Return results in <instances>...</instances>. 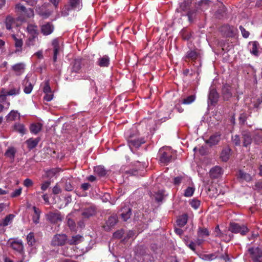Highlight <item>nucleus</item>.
Instances as JSON below:
<instances>
[{"label": "nucleus", "instance_id": "f257e3e1", "mask_svg": "<svg viewBox=\"0 0 262 262\" xmlns=\"http://www.w3.org/2000/svg\"><path fill=\"white\" fill-rule=\"evenodd\" d=\"M15 12L18 16V19L21 21H25L26 18L33 17L34 15L33 9L27 8L20 3L15 5Z\"/></svg>", "mask_w": 262, "mask_h": 262}, {"label": "nucleus", "instance_id": "f03ea898", "mask_svg": "<svg viewBox=\"0 0 262 262\" xmlns=\"http://www.w3.org/2000/svg\"><path fill=\"white\" fill-rule=\"evenodd\" d=\"M125 135L128 137V144L132 151H133L134 148H138L141 144L145 142L144 138H139L138 137V133L134 135L127 131L125 133Z\"/></svg>", "mask_w": 262, "mask_h": 262}, {"label": "nucleus", "instance_id": "7ed1b4c3", "mask_svg": "<svg viewBox=\"0 0 262 262\" xmlns=\"http://www.w3.org/2000/svg\"><path fill=\"white\" fill-rule=\"evenodd\" d=\"M159 159L161 163L167 164L174 159V151L169 147H164L159 151Z\"/></svg>", "mask_w": 262, "mask_h": 262}, {"label": "nucleus", "instance_id": "20e7f679", "mask_svg": "<svg viewBox=\"0 0 262 262\" xmlns=\"http://www.w3.org/2000/svg\"><path fill=\"white\" fill-rule=\"evenodd\" d=\"M254 262H262V250L258 247L248 248V253Z\"/></svg>", "mask_w": 262, "mask_h": 262}, {"label": "nucleus", "instance_id": "39448f33", "mask_svg": "<svg viewBox=\"0 0 262 262\" xmlns=\"http://www.w3.org/2000/svg\"><path fill=\"white\" fill-rule=\"evenodd\" d=\"M229 230L233 233H240L245 235L248 231L247 227L244 225H240L237 223H232L230 225Z\"/></svg>", "mask_w": 262, "mask_h": 262}, {"label": "nucleus", "instance_id": "423d86ee", "mask_svg": "<svg viewBox=\"0 0 262 262\" xmlns=\"http://www.w3.org/2000/svg\"><path fill=\"white\" fill-rule=\"evenodd\" d=\"M173 183L175 185H191L192 181L190 177L185 174H183L177 176L174 178Z\"/></svg>", "mask_w": 262, "mask_h": 262}, {"label": "nucleus", "instance_id": "0eeeda50", "mask_svg": "<svg viewBox=\"0 0 262 262\" xmlns=\"http://www.w3.org/2000/svg\"><path fill=\"white\" fill-rule=\"evenodd\" d=\"M67 236L65 234H56L52 240L51 244L54 246L63 245L67 241Z\"/></svg>", "mask_w": 262, "mask_h": 262}, {"label": "nucleus", "instance_id": "6e6552de", "mask_svg": "<svg viewBox=\"0 0 262 262\" xmlns=\"http://www.w3.org/2000/svg\"><path fill=\"white\" fill-rule=\"evenodd\" d=\"M47 219L51 223L56 224L62 221V217L58 211L50 212L46 215Z\"/></svg>", "mask_w": 262, "mask_h": 262}, {"label": "nucleus", "instance_id": "1a4fd4ad", "mask_svg": "<svg viewBox=\"0 0 262 262\" xmlns=\"http://www.w3.org/2000/svg\"><path fill=\"white\" fill-rule=\"evenodd\" d=\"M110 63V59L107 55L100 56L96 61V64L102 68L108 67Z\"/></svg>", "mask_w": 262, "mask_h": 262}, {"label": "nucleus", "instance_id": "9d476101", "mask_svg": "<svg viewBox=\"0 0 262 262\" xmlns=\"http://www.w3.org/2000/svg\"><path fill=\"white\" fill-rule=\"evenodd\" d=\"M54 30V27L52 24L47 23L41 26V32L44 35L51 34Z\"/></svg>", "mask_w": 262, "mask_h": 262}, {"label": "nucleus", "instance_id": "9b49d317", "mask_svg": "<svg viewBox=\"0 0 262 262\" xmlns=\"http://www.w3.org/2000/svg\"><path fill=\"white\" fill-rule=\"evenodd\" d=\"M36 11L37 13L41 16L43 18H47L50 16L52 11L47 9L43 6L36 7Z\"/></svg>", "mask_w": 262, "mask_h": 262}, {"label": "nucleus", "instance_id": "f8f14e48", "mask_svg": "<svg viewBox=\"0 0 262 262\" xmlns=\"http://www.w3.org/2000/svg\"><path fill=\"white\" fill-rule=\"evenodd\" d=\"M26 45L30 47H35L38 48L39 46L38 35L29 36L28 39L26 41Z\"/></svg>", "mask_w": 262, "mask_h": 262}, {"label": "nucleus", "instance_id": "ddd939ff", "mask_svg": "<svg viewBox=\"0 0 262 262\" xmlns=\"http://www.w3.org/2000/svg\"><path fill=\"white\" fill-rule=\"evenodd\" d=\"M118 219L116 215H113L109 217L106 222V225L104 226L105 230H109L117 223Z\"/></svg>", "mask_w": 262, "mask_h": 262}, {"label": "nucleus", "instance_id": "4468645a", "mask_svg": "<svg viewBox=\"0 0 262 262\" xmlns=\"http://www.w3.org/2000/svg\"><path fill=\"white\" fill-rule=\"evenodd\" d=\"M259 43L257 41H251L249 43L248 49L250 52L253 55L257 56L259 55Z\"/></svg>", "mask_w": 262, "mask_h": 262}, {"label": "nucleus", "instance_id": "2eb2a0df", "mask_svg": "<svg viewBox=\"0 0 262 262\" xmlns=\"http://www.w3.org/2000/svg\"><path fill=\"white\" fill-rule=\"evenodd\" d=\"M16 153V149L13 147H9L5 153V156L8 158L11 163L14 161L15 154Z\"/></svg>", "mask_w": 262, "mask_h": 262}, {"label": "nucleus", "instance_id": "dca6fc26", "mask_svg": "<svg viewBox=\"0 0 262 262\" xmlns=\"http://www.w3.org/2000/svg\"><path fill=\"white\" fill-rule=\"evenodd\" d=\"M96 213V208L93 206H90L89 207L85 208L83 209L82 212V215L86 218H89L90 216L94 215Z\"/></svg>", "mask_w": 262, "mask_h": 262}, {"label": "nucleus", "instance_id": "f3484780", "mask_svg": "<svg viewBox=\"0 0 262 262\" xmlns=\"http://www.w3.org/2000/svg\"><path fill=\"white\" fill-rule=\"evenodd\" d=\"M221 32L227 36H232L235 34V29L233 27L228 25L223 26L221 29Z\"/></svg>", "mask_w": 262, "mask_h": 262}, {"label": "nucleus", "instance_id": "a211bd4d", "mask_svg": "<svg viewBox=\"0 0 262 262\" xmlns=\"http://www.w3.org/2000/svg\"><path fill=\"white\" fill-rule=\"evenodd\" d=\"M222 173V169L219 166H215L210 170V175L212 178H217L220 177Z\"/></svg>", "mask_w": 262, "mask_h": 262}, {"label": "nucleus", "instance_id": "6ab92c4d", "mask_svg": "<svg viewBox=\"0 0 262 262\" xmlns=\"http://www.w3.org/2000/svg\"><path fill=\"white\" fill-rule=\"evenodd\" d=\"M220 139V135L215 134L210 136L209 139L206 140V143L211 146L217 144Z\"/></svg>", "mask_w": 262, "mask_h": 262}, {"label": "nucleus", "instance_id": "aec40b11", "mask_svg": "<svg viewBox=\"0 0 262 262\" xmlns=\"http://www.w3.org/2000/svg\"><path fill=\"white\" fill-rule=\"evenodd\" d=\"M11 247L16 251L21 253L23 251V245L21 240L13 241L11 243Z\"/></svg>", "mask_w": 262, "mask_h": 262}, {"label": "nucleus", "instance_id": "412c9836", "mask_svg": "<svg viewBox=\"0 0 262 262\" xmlns=\"http://www.w3.org/2000/svg\"><path fill=\"white\" fill-rule=\"evenodd\" d=\"M25 66V64L24 63H18L14 64L12 67V69L17 75H20L24 72Z\"/></svg>", "mask_w": 262, "mask_h": 262}, {"label": "nucleus", "instance_id": "4be33fe9", "mask_svg": "<svg viewBox=\"0 0 262 262\" xmlns=\"http://www.w3.org/2000/svg\"><path fill=\"white\" fill-rule=\"evenodd\" d=\"M52 46L53 47L54 56L53 61L56 62L57 60V54L59 51V45L58 40L57 39H55L52 41Z\"/></svg>", "mask_w": 262, "mask_h": 262}, {"label": "nucleus", "instance_id": "5701e85b", "mask_svg": "<svg viewBox=\"0 0 262 262\" xmlns=\"http://www.w3.org/2000/svg\"><path fill=\"white\" fill-rule=\"evenodd\" d=\"M121 218L124 221L130 218L132 214L131 209L129 207H125L121 209Z\"/></svg>", "mask_w": 262, "mask_h": 262}, {"label": "nucleus", "instance_id": "b1692460", "mask_svg": "<svg viewBox=\"0 0 262 262\" xmlns=\"http://www.w3.org/2000/svg\"><path fill=\"white\" fill-rule=\"evenodd\" d=\"M14 216L12 214L7 215L4 219L0 221V226L5 227L10 225L12 222Z\"/></svg>", "mask_w": 262, "mask_h": 262}, {"label": "nucleus", "instance_id": "393cba45", "mask_svg": "<svg viewBox=\"0 0 262 262\" xmlns=\"http://www.w3.org/2000/svg\"><path fill=\"white\" fill-rule=\"evenodd\" d=\"M71 8L76 10H80L82 7L81 0H70L69 2Z\"/></svg>", "mask_w": 262, "mask_h": 262}, {"label": "nucleus", "instance_id": "a878e982", "mask_svg": "<svg viewBox=\"0 0 262 262\" xmlns=\"http://www.w3.org/2000/svg\"><path fill=\"white\" fill-rule=\"evenodd\" d=\"M12 37L15 41V46L16 47L15 53L19 54L22 51L23 40L21 39L17 38L14 35L12 36Z\"/></svg>", "mask_w": 262, "mask_h": 262}, {"label": "nucleus", "instance_id": "bb28decb", "mask_svg": "<svg viewBox=\"0 0 262 262\" xmlns=\"http://www.w3.org/2000/svg\"><path fill=\"white\" fill-rule=\"evenodd\" d=\"M40 139L38 138L33 139L30 138L26 141L27 146L29 149H32L35 148L38 144Z\"/></svg>", "mask_w": 262, "mask_h": 262}, {"label": "nucleus", "instance_id": "cd10ccee", "mask_svg": "<svg viewBox=\"0 0 262 262\" xmlns=\"http://www.w3.org/2000/svg\"><path fill=\"white\" fill-rule=\"evenodd\" d=\"M33 209L34 210V214L32 216V221L34 223L37 224L39 222L41 211L35 206L33 207Z\"/></svg>", "mask_w": 262, "mask_h": 262}, {"label": "nucleus", "instance_id": "c85d7f7f", "mask_svg": "<svg viewBox=\"0 0 262 262\" xmlns=\"http://www.w3.org/2000/svg\"><path fill=\"white\" fill-rule=\"evenodd\" d=\"M243 136L244 138V146L247 147L252 142L251 136L249 132L245 131L243 132Z\"/></svg>", "mask_w": 262, "mask_h": 262}, {"label": "nucleus", "instance_id": "c756f323", "mask_svg": "<svg viewBox=\"0 0 262 262\" xmlns=\"http://www.w3.org/2000/svg\"><path fill=\"white\" fill-rule=\"evenodd\" d=\"M222 93L225 99H228L232 96L231 88L229 85L225 84L223 85Z\"/></svg>", "mask_w": 262, "mask_h": 262}, {"label": "nucleus", "instance_id": "7c9ffc66", "mask_svg": "<svg viewBox=\"0 0 262 262\" xmlns=\"http://www.w3.org/2000/svg\"><path fill=\"white\" fill-rule=\"evenodd\" d=\"M15 23L14 18L10 15L6 17L5 20L6 27L7 30H10L12 28V26Z\"/></svg>", "mask_w": 262, "mask_h": 262}, {"label": "nucleus", "instance_id": "2f4dec72", "mask_svg": "<svg viewBox=\"0 0 262 262\" xmlns=\"http://www.w3.org/2000/svg\"><path fill=\"white\" fill-rule=\"evenodd\" d=\"M199 57V53L196 50H190L186 54L185 57L191 60H195Z\"/></svg>", "mask_w": 262, "mask_h": 262}, {"label": "nucleus", "instance_id": "473e14b6", "mask_svg": "<svg viewBox=\"0 0 262 262\" xmlns=\"http://www.w3.org/2000/svg\"><path fill=\"white\" fill-rule=\"evenodd\" d=\"M188 217L187 214H184L179 216L177 220V224L180 227L184 226L187 222Z\"/></svg>", "mask_w": 262, "mask_h": 262}, {"label": "nucleus", "instance_id": "72a5a7b5", "mask_svg": "<svg viewBox=\"0 0 262 262\" xmlns=\"http://www.w3.org/2000/svg\"><path fill=\"white\" fill-rule=\"evenodd\" d=\"M218 98V94L215 90L212 89L210 90V92L208 96V99L212 104L215 102Z\"/></svg>", "mask_w": 262, "mask_h": 262}, {"label": "nucleus", "instance_id": "f704fd0d", "mask_svg": "<svg viewBox=\"0 0 262 262\" xmlns=\"http://www.w3.org/2000/svg\"><path fill=\"white\" fill-rule=\"evenodd\" d=\"M230 155V149L229 148H226L223 149L221 154V158L223 161H227Z\"/></svg>", "mask_w": 262, "mask_h": 262}, {"label": "nucleus", "instance_id": "c9c22d12", "mask_svg": "<svg viewBox=\"0 0 262 262\" xmlns=\"http://www.w3.org/2000/svg\"><path fill=\"white\" fill-rule=\"evenodd\" d=\"M29 36L38 35L37 27L35 25L30 24L27 27Z\"/></svg>", "mask_w": 262, "mask_h": 262}, {"label": "nucleus", "instance_id": "e433bc0d", "mask_svg": "<svg viewBox=\"0 0 262 262\" xmlns=\"http://www.w3.org/2000/svg\"><path fill=\"white\" fill-rule=\"evenodd\" d=\"M14 129L21 134L22 135H24L26 133V128L24 124L21 123H15L14 125Z\"/></svg>", "mask_w": 262, "mask_h": 262}, {"label": "nucleus", "instance_id": "4c0bfd02", "mask_svg": "<svg viewBox=\"0 0 262 262\" xmlns=\"http://www.w3.org/2000/svg\"><path fill=\"white\" fill-rule=\"evenodd\" d=\"M95 172L100 177L104 176L106 174V171L104 167L102 166H98L95 167Z\"/></svg>", "mask_w": 262, "mask_h": 262}, {"label": "nucleus", "instance_id": "58836bf2", "mask_svg": "<svg viewBox=\"0 0 262 262\" xmlns=\"http://www.w3.org/2000/svg\"><path fill=\"white\" fill-rule=\"evenodd\" d=\"M238 177L247 182L250 181L252 179V177L250 174L247 173L243 170H239L238 172Z\"/></svg>", "mask_w": 262, "mask_h": 262}, {"label": "nucleus", "instance_id": "ea45409f", "mask_svg": "<svg viewBox=\"0 0 262 262\" xmlns=\"http://www.w3.org/2000/svg\"><path fill=\"white\" fill-rule=\"evenodd\" d=\"M81 69V61L79 59H76L73 62L72 70V72L77 73Z\"/></svg>", "mask_w": 262, "mask_h": 262}, {"label": "nucleus", "instance_id": "a19ab883", "mask_svg": "<svg viewBox=\"0 0 262 262\" xmlns=\"http://www.w3.org/2000/svg\"><path fill=\"white\" fill-rule=\"evenodd\" d=\"M7 120L13 121L16 119L17 117L19 118V114L17 111H11L10 113L7 115Z\"/></svg>", "mask_w": 262, "mask_h": 262}, {"label": "nucleus", "instance_id": "79ce46f5", "mask_svg": "<svg viewBox=\"0 0 262 262\" xmlns=\"http://www.w3.org/2000/svg\"><path fill=\"white\" fill-rule=\"evenodd\" d=\"M82 240V237L79 235L73 236L69 240L70 245H76Z\"/></svg>", "mask_w": 262, "mask_h": 262}, {"label": "nucleus", "instance_id": "37998d69", "mask_svg": "<svg viewBox=\"0 0 262 262\" xmlns=\"http://www.w3.org/2000/svg\"><path fill=\"white\" fill-rule=\"evenodd\" d=\"M41 129V125L39 123L37 124H32L30 126V131L31 133L36 134H37Z\"/></svg>", "mask_w": 262, "mask_h": 262}, {"label": "nucleus", "instance_id": "c03bdc74", "mask_svg": "<svg viewBox=\"0 0 262 262\" xmlns=\"http://www.w3.org/2000/svg\"><path fill=\"white\" fill-rule=\"evenodd\" d=\"M195 188L193 186H188L185 190L184 195L186 197L191 196L194 191Z\"/></svg>", "mask_w": 262, "mask_h": 262}, {"label": "nucleus", "instance_id": "a18cd8bd", "mask_svg": "<svg viewBox=\"0 0 262 262\" xmlns=\"http://www.w3.org/2000/svg\"><path fill=\"white\" fill-rule=\"evenodd\" d=\"M33 89V85L30 82H29L28 80L26 81L25 84V88L24 89V91L26 94H30Z\"/></svg>", "mask_w": 262, "mask_h": 262}, {"label": "nucleus", "instance_id": "49530a36", "mask_svg": "<svg viewBox=\"0 0 262 262\" xmlns=\"http://www.w3.org/2000/svg\"><path fill=\"white\" fill-rule=\"evenodd\" d=\"M164 191L163 190H159L155 193V199L157 201H162L164 196Z\"/></svg>", "mask_w": 262, "mask_h": 262}, {"label": "nucleus", "instance_id": "de8ad7c7", "mask_svg": "<svg viewBox=\"0 0 262 262\" xmlns=\"http://www.w3.org/2000/svg\"><path fill=\"white\" fill-rule=\"evenodd\" d=\"M255 140L257 143L262 142V129L258 130L255 133Z\"/></svg>", "mask_w": 262, "mask_h": 262}, {"label": "nucleus", "instance_id": "09e8293b", "mask_svg": "<svg viewBox=\"0 0 262 262\" xmlns=\"http://www.w3.org/2000/svg\"><path fill=\"white\" fill-rule=\"evenodd\" d=\"M195 97L194 95H191L187 98L184 99L182 101V103L184 104H189L192 103L195 100Z\"/></svg>", "mask_w": 262, "mask_h": 262}, {"label": "nucleus", "instance_id": "8fccbe9b", "mask_svg": "<svg viewBox=\"0 0 262 262\" xmlns=\"http://www.w3.org/2000/svg\"><path fill=\"white\" fill-rule=\"evenodd\" d=\"M216 258V256L214 254H204L201 256V258L204 260L210 261Z\"/></svg>", "mask_w": 262, "mask_h": 262}, {"label": "nucleus", "instance_id": "3c124183", "mask_svg": "<svg viewBox=\"0 0 262 262\" xmlns=\"http://www.w3.org/2000/svg\"><path fill=\"white\" fill-rule=\"evenodd\" d=\"M27 239L29 245H33L35 243L34 233L32 232L29 233L27 236Z\"/></svg>", "mask_w": 262, "mask_h": 262}, {"label": "nucleus", "instance_id": "603ef678", "mask_svg": "<svg viewBox=\"0 0 262 262\" xmlns=\"http://www.w3.org/2000/svg\"><path fill=\"white\" fill-rule=\"evenodd\" d=\"M199 236L200 237L207 236L209 235V231L206 228H199L198 231Z\"/></svg>", "mask_w": 262, "mask_h": 262}, {"label": "nucleus", "instance_id": "864d4df0", "mask_svg": "<svg viewBox=\"0 0 262 262\" xmlns=\"http://www.w3.org/2000/svg\"><path fill=\"white\" fill-rule=\"evenodd\" d=\"M8 96L7 91L4 89H2L0 93V103L4 102L6 100V97Z\"/></svg>", "mask_w": 262, "mask_h": 262}, {"label": "nucleus", "instance_id": "5fc2aeb1", "mask_svg": "<svg viewBox=\"0 0 262 262\" xmlns=\"http://www.w3.org/2000/svg\"><path fill=\"white\" fill-rule=\"evenodd\" d=\"M20 89L19 88H13L7 92V93L8 96L16 95L19 94Z\"/></svg>", "mask_w": 262, "mask_h": 262}, {"label": "nucleus", "instance_id": "6e6d98bb", "mask_svg": "<svg viewBox=\"0 0 262 262\" xmlns=\"http://www.w3.org/2000/svg\"><path fill=\"white\" fill-rule=\"evenodd\" d=\"M43 91L45 93H51V92H52L51 89L49 85V82L48 80H47L45 82Z\"/></svg>", "mask_w": 262, "mask_h": 262}, {"label": "nucleus", "instance_id": "4d7b16f0", "mask_svg": "<svg viewBox=\"0 0 262 262\" xmlns=\"http://www.w3.org/2000/svg\"><path fill=\"white\" fill-rule=\"evenodd\" d=\"M21 191H22L21 188H19L18 189H16L11 193V196L12 198L17 197L21 194Z\"/></svg>", "mask_w": 262, "mask_h": 262}, {"label": "nucleus", "instance_id": "13d9d810", "mask_svg": "<svg viewBox=\"0 0 262 262\" xmlns=\"http://www.w3.org/2000/svg\"><path fill=\"white\" fill-rule=\"evenodd\" d=\"M191 206L195 209H198L200 205V202L197 200H192L190 202Z\"/></svg>", "mask_w": 262, "mask_h": 262}, {"label": "nucleus", "instance_id": "bf43d9fd", "mask_svg": "<svg viewBox=\"0 0 262 262\" xmlns=\"http://www.w3.org/2000/svg\"><path fill=\"white\" fill-rule=\"evenodd\" d=\"M67 224L71 230H74L75 229V223L73 220L70 218H68Z\"/></svg>", "mask_w": 262, "mask_h": 262}, {"label": "nucleus", "instance_id": "052dcab7", "mask_svg": "<svg viewBox=\"0 0 262 262\" xmlns=\"http://www.w3.org/2000/svg\"><path fill=\"white\" fill-rule=\"evenodd\" d=\"M21 1L30 6H34L37 4L38 0H21Z\"/></svg>", "mask_w": 262, "mask_h": 262}, {"label": "nucleus", "instance_id": "680f3d73", "mask_svg": "<svg viewBox=\"0 0 262 262\" xmlns=\"http://www.w3.org/2000/svg\"><path fill=\"white\" fill-rule=\"evenodd\" d=\"M232 140L233 143L235 145H240V143H241L240 138L238 135H235L232 136Z\"/></svg>", "mask_w": 262, "mask_h": 262}, {"label": "nucleus", "instance_id": "e2e57ef3", "mask_svg": "<svg viewBox=\"0 0 262 262\" xmlns=\"http://www.w3.org/2000/svg\"><path fill=\"white\" fill-rule=\"evenodd\" d=\"M239 29L242 32L243 36L246 38H248L249 36V33L248 31H246L245 28L242 26H239Z\"/></svg>", "mask_w": 262, "mask_h": 262}, {"label": "nucleus", "instance_id": "0e129e2a", "mask_svg": "<svg viewBox=\"0 0 262 262\" xmlns=\"http://www.w3.org/2000/svg\"><path fill=\"white\" fill-rule=\"evenodd\" d=\"M46 95L44 96V100L47 101H50L53 99V95L52 92L51 93H45Z\"/></svg>", "mask_w": 262, "mask_h": 262}, {"label": "nucleus", "instance_id": "69168bd1", "mask_svg": "<svg viewBox=\"0 0 262 262\" xmlns=\"http://www.w3.org/2000/svg\"><path fill=\"white\" fill-rule=\"evenodd\" d=\"M24 185L27 187H30L33 185V181L30 179H26L24 180Z\"/></svg>", "mask_w": 262, "mask_h": 262}, {"label": "nucleus", "instance_id": "338daca9", "mask_svg": "<svg viewBox=\"0 0 262 262\" xmlns=\"http://www.w3.org/2000/svg\"><path fill=\"white\" fill-rule=\"evenodd\" d=\"M69 8L68 7H65L61 12L62 16L65 17L69 15Z\"/></svg>", "mask_w": 262, "mask_h": 262}, {"label": "nucleus", "instance_id": "774afa93", "mask_svg": "<svg viewBox=\"0 0 262 262\" xmlns=\"http://www.w3.org/2000/svg\"><path fill=\"white\" fill-rule=\"evenodd\" d=\"M50 185V182L49 181H46L44 183H42L41 186V189L43 191H45L47 189V188L49 187V186Z\"/></svg>", "mask_w": 262, "mask_h": 262}]
</instances>
